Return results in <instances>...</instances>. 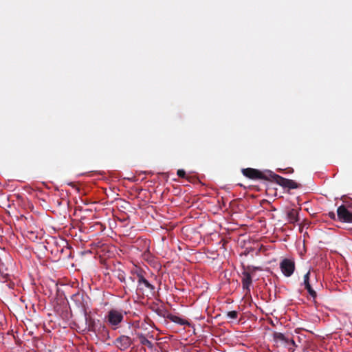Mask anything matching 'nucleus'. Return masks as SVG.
<instances>
[{
  "label": "nucleus",
  "instance_id": "nucleus-1",
  "mask_svg": "<svg viewBox=\"0 0 352 352\" xmlns=\"http://www.w3.org/2000/svg\"><path fill=\"white\" fill-rule=\"evenodd\" d=\"M273 340L276 346L285 347L289 352H294L296 344L292 336L287 333L284 334L280 332H274L273 333Z\"/></svg>",
  "mask_w": 352,
  "mask_h": 352
},
{
  "label": "nucleus",
  "instance_id": "nucleus-2",
  "mask_svg": "<svg viewBox=\"0 0 352 352\" xmlns=\"http://www.w3.org/2000/svg\"><path fill=\"white\" fill-rule=\"evenodd\" d=\"M137 276L138 281L135 289L137 294L146 296L153 294L155 287L145 278L141 270H140L139 274H137Z\"/></svg>",
  "mask_w": 352,
  "mask_h": 352
},
{
  "label": "nucleus",
  "instance_id": "nucleus-3",
  "mask_svg": "<svg viewBox=\"0 0 352 352\" xmlns=\"http://www.w3.org/2000/svg\"><path fill=\"white\" fill-rule=\"evenodd\" d=\"M123 320V311L116 309H110L104 316L105 322L113 330L120 328Z\"/></svg>",
  "mask_w": 352,
  "mask_h": 352
},
{
  "label": "nucleus",
  "instance_id": "nucleus-4",
  "mask_svg": "<svg viewBox=\"0 0 352 352\" xmlns=\"http://www.w3.org/2000/svg\"><path fill=\"white\" fill-rule=\"evenodd\" d=\"M89 300L88 296L80 292L73 294L71 297L72 302L84 316L88 314Z\"/></svg>",
  "mask_w": 352,
  "mask_h": 352
},
{
  "label": "nucleus",
  "instance_id": "nucleus-5",
  "mask_svg": "<svg viewBox=\"0 0 352 352\" xmlns=\"http://www.w3.org/2000/svg\"><path fill=\"white\" fill-rule=\"evenodd\" d=\"M337 218L342 223H352V201H346L338 208Z\"/></svg>",
  "mask_w": 352,
  "mask_h": 352
},
{
  "label": "nucleus",
  "instance_id": "nucleus-6",
  "mask_svg": "<svg viewBox=\"0 0 352 352\" xmlns=\"http://www.w3.org/2000/svg\"><path fill=\"white\" fill-rule=\"evenodd\" d=\"M242 173L251 179L270 180V176L272 175V171L270 170L261 171L252 168L242 169Z\"/></svg>",
  "mask_w": 352,
  "mask_h": 352
},
{
  "label": "nucleus",
  "instance_id": "nucleus-7",
  "mask_svg": "<svg viewBox=\"0 0 352 352\" xmlns=\"http://www.w3.org/2000/svg\"><path fill=\"white\" fill-rule=\"evenodd\" d=\"M270 180H273L280 186L285 188H288L289 190L296 189L300 186V184L296 183L295 181L284 178L274 173L273 172H272V175L270 176Z\"/></svg>",
  "mask_w": 352,
  "mask_h": 352
},
{
  "label": "nucleus",
  "instance_id": "nucleus-8",
  "mask_svg": "<svg viewBox=\"0 0 352 352\" xmlns=\"http://www.w3.org/2000/svg\"><path fill=\"white\" fill-rule=\"evenodd\" d=\"M139 269L133 270L131 271V275L126 278L125 283L123 285V289L126 294L135 290V282L138 281L137 274H139Z\"/></svg>",
  "mask_w": 352,
  "mask_h": 352
},
{
  "label": "nucleus",
  "instance_id": "nucleus-9",
  "mask_svg": "<svg viewBox=\"0 0 352 352\" xmlns=\"http://www.w3.org/2000/svg\"><path fill=\"white\" fill-rule=\"evenodd\" d=\"M280 268L285 276L289 277L295 270V263L291 259L284 258L280 263Z\"/></svg>",
  "mask_w": 352,
  "mask_h": 352
},
{
  "label": "nucleus",
  "instance_id": "nucleus-10",
  "mask_svg": "<svg viewBox=\"0 0 352 352\" xmlns=\"http://www.w3.org/2000/svg\"><path fill=\"white\" fill-rule=\"evenodd\" d=\"M132 344V340L127 336H120L114 341V344L120 350L124 351L130 347Z\"/></svg>",
  "mask_w": 352,
  "mask_h": 352
},
{
  "label": "nucleus",
  "instance_id": "nucleus-11",
  "mask_svg": "<svg viewBox=\"0 0 352 352\" xmlns=\"http://www.w3.org/2000/svg\"><path fill=\"white\" fill-rule=\"evenodd\" d=\"M241 283L243 290L248 293L250 292V286L252 283V278L249 272L244 270L242 272Z\"/></svg>",
  "mask_w": 352,
  "mask_h": 352
},
{
  "label": "nucleus",
  "instance_id": "nucleus-12",
  "mask_svg": "<svg viewBox=\"0 0 352 352\" xmlns=\"http://www.w3.org/2000/svg\"><path fill=\"white\" fill-rule=\"evenodd\" d=\"M299 210H300V208H292L287 212V218L289 223L294 224L299 221Z\"/></svg>",
  "mask_w": 352,
  "mask_h": 352
},
{
  "label": "nucleus",
  "instance_id": "nucleus-13",
  "mask_svg": "<svg viewBox=\"0 0 352 352\" xmlns=\"http://www.w3.org/2000/svg\"><path fill=\"white\" fill-rule=\"evenodd\" d=\"M164 318L169 319L170 321L181 324L190 326V322L186 320H184L177 316L173 315L172 314L167 313L166 315H164Z\"/></svg>",
  "mask_w": 352,
  "mask_h": 352
},
{
  "label": "nucleus",
  "instance_id": "nucleus-14",
  "mask_svg": "<svg viewBox=\"0 0 352 352\" xmlns=\"http://www.w3.org/2000/svg\"><path fill=\"white\" fill-rule=\"evenodd\" d=\"M136 336L142 345L146 346L148 348H149L151 350L153 349V347H154L153 344L151 341H149L144 336V334H142V333H137Z\"/></svg>",
  "mask_w": 352,
  "mask_h": 352
},
{
  "label": "nucleus",
  "instance_id": "nucleus-15",
  "mask_svg": "<svg viewBox=\"0 0 352 352\" xmlns=\"http://www.w3.org/2000/svg\"><path fill=\"white\" fill-rule=\"evenodd\" d=\"M84 316L85 318V322H86L87 331H91V332H96V329L95 320L94 318H92L91 316H88V314L87 316Z\"/></svg>",
  "mask_w": 352,
  "mask_h": 352
},
{
  "label": "nucleus",
  "instance_id": "nucleus-16",
  "mask_svg": "<svg viewBox=\"0 0 352 352\" xmlns=\"http://www.w3.org/2000/svg\"><path fill=\"white\" fill-rule=\"evenodd\" d=\"M16 278L13 276L10 278V280H6V287H7L10 289H14L16 285Z\"/></svg>",
  "mask_w": 352,
  "mask_h": 352
},
{
  "label": "nucleus",
  "instance_id": "nucleus-17",
  "mask_svg": "<svg viewBox=\"0 0 352 352\" xmlns=\"http://www.w3.org/2000/svg\"><path fill=\"white\" fill-rule=\"evenodd\" d=\"M100 331L102 337L106 338L107 339L109 338V331L106 326L100 325Z\"/></svg>",
  "mask_w": 352,
  "mask_h": 352
},
{
  "label": "nucleus",
  "instance_id": "nucleus-18",
  "mask_svg": "<svg viewBox=\"0 0 352 352\" xmlns=\"http://www.w3.org/2000/svg\"><path fill=\"white\" fill-rule=\"evenodd\" d=\"M305 288L307 290L310 296L315 300L317 297L316 292L311 287V285L305 286Z\"/></svg>",
  "mask_w": 352,
  "mask_h": 352
},
{
  "label": "nucleus",
  "instance_id": "nucleus-19",
  "mask_svg": "<svg viewBox=\"0 0 352 352\" xmlns=\"http://www.w3.org/2000/svg\"><path fill=\"white\" fill-rule=\"evenodd\" d=\"M0 276L2 278L3 283H6V280H10V278L13 276L12 275H10L8 273H4L3 272L1 271V269H0Z\"/></svg>",
  "mask_w": 352,
  "mask_h": 352
},
{
  "label": "nucleus",
  "instance_id": "nucleus-20",
  "mask_svg": "<svg viewBox=\"0 0 352 352\" xmlns=\"http://www.w3.org/2000/svg\"><path fill=\"white\" fill-rule=\"evenodd\" d=\"M227 316L232 320H235L237 318L238 312L236 311H230L227 313Z\"/></svg>",
  "mask_w": 352,
  "mask_h": 352
},
{
  "label": "nucleus",
  "instance_id": "nucleus-21",
  "mask_svg": "<svg viewBox=\"0 0 352 352\" xmlns=\"http://www.w3.org/2000/svg\"><path fill=\"white\" fill-rule=\"evenodd\" d=\"M309 276H310V272L309 271L304 276V285L305 286L310 285Z\"/></svg>",
  "mask_w": 352,
  "mask_h": 352
},
{
  "label": "nucleus",
  "instance_id": "nucleus-22",
  "mask_svg": "<svg viewBox=\"0 0 352 352\" xmlns=\"http://www.w3.org/2000/svg\"><path fill=\"white\" fill-rule=\"evenodd\" d=\"M126 276L124 275V274L123 272H120L118 274V278L120 280V281L121 283H122L124 285L125 283V281H126Z\"/></svg>",
  "mask_w": 352,
  "mask_h": 352
},
{
  "label": "nucleus",
  "instance_id": "nucleus-23",
  "mask_svg": "<svg viewBox=\"0 0 352 352\" xmlns=\"http://www.w3.org/2000/svg\"><path fill=\"white\" fill-rule=\"evenodd\" d=\"M177 175L181 178H185L186 177V172L183 169H179L177 172Z\"/></svg>",
  "mask_w": 352,
  "mask_h": 352
},
{
  "label": "nucleus",
  "instance_id": "nucleus-24",
  "mask_svg": "<svg viewBox=\"0 0 352 352\" xmlns=\"http://www.w3.org/2000/svg\"><path fill=\"white\" fill-rule=\"evenodd\" d=\"M156 313L159 315V316H163L164 317V315H166L167 313H168V311H165V310H163V309H161L160 308H158L157 310H156Z\"/></svg>",
  "mask_w": 352,
  "mask_h": 352
},
{
  "label": "nucleus",
  "instance_id": "nucleus-25",
  "mask_svg": "<svg viewBox=\"0 0 352 352\" xmlns=\"http://www.w3.org/2000/svg\"><path fill=\"white\" fill-rule=\"evenodd\" d=\"M328 216L329 217L330 219H333V220H336V214L334 212H329L328 213Z\"/></svg>",
  "mask_w": 352,
  "mask_h": 352
},
{
  "label": "nucleus",
  "instance_id": "nucleus-26",
  "mask_svg": "<svg viewBox=\"0 0 352 352\" xmlns=\"http://www.w3.org/2000/svg\"><path fill=\"white\" fill-rule=\"evenodd\" d=\"M294 171V169H292V168H289V173H293Z\"/></svg>",
  "mask_w": 352,
  "mask_h": 352
}]
</instances>
